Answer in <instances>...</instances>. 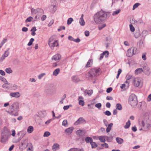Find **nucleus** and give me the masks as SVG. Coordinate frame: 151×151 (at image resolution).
Returning a JSON list of instances; mask_svg holds the SVG:
<instances>
[{
	"label": "nucleus",
	"mask_w": 151,
	"mask_h": 151,
	"mask_svg": "<svg viewBox=\"0 0 151 151\" xmlns=\"http://www.w3.org/2000/svg\"><path fill=\"white\" fill-rule=\"evenodd\" d=\"M105 139H106L107 142H111L113 139V137L112 136L108 137L107 136H105Z\"/></svg>",
	"instance_id": "obj_26"
},
{
	"label": "nucleus",
	"mask_w": 151,
	"mask_h": 151,
	"mask_svg": "<svg viewBox=\"0 0 151 151\" xmlns=\"http://www.w3.org/2000/svg\"><path fill=\"white\" fill-rule=\"evenodd\" d=\"M131 124L130 121V120H129L128 122L126 123V124L124 126V128L125 129H127L129 127H130V125Z\"/></svg>",
	"instance_id": "obj_35"
},
{
	"label": "nucleus",
	"mask_w": 151,
	"mask_h": 151,
	"mask_svg": "<svg viewBox=\"0 0 151 151\" xmlns=\"http://www.w3.org/2000/svg\"><path fill=\"white\" fill-rule=\"evenodd\" d=\"M93 93L92 90H89L88 91L87 93L89 95H91Z\"/></svg>",
	"instance_id": "obj_63"
},
{
	"label": "nucleus",
	"mask_w": 151,
	"mask_h": 151,
	"mask_svg": "<svg viewBox=\"0 0 151 151\" xmlns=\"http://www.w3.org/2000/svg\"><path fill=\"white\" fill-rule=\"evenodd\" d=\"M10 85V83L6 82L4 84L3 86L2 87L3 88L5 89H8L9 88V85Z\"/></svg>",
	"instance_id": "obj_34"
},
{
	"label": "nucleus",
	"mask_w": 151,
	"mask_h": 151,
	"mask_svg": "<svg viewBox=\"0 0 151 151\" xmlns=\"http://www.w3.org/2000/svg\"><path fill=\"white\" fill-rule=\"evenodd\" d=\"M82 130H78L76 132V134L79 135H82L81 133L82 132Z\"/></svg>",
	"instance_id": "obj_55"
},
{
	"label": "nucleus",
	"mask_w": 151,
	"mask_h": 151,
	"mask_svg": "<svg viewBox=\"0 0 151 151\" xmlns=\"http://www.w3.org/2000/svg\"><path fill=\"white\" fill-rule=\"evenodd\" d=\"M116 109L119 110H121L122 109V108L121 105L119 103H118L116 104Z\"/></svg>",
	"instance_id": "obj_33"
},
{
	"label": "nucleus",
	"mask_w": 151,
	"mask_h": 151,
	"mask_svg": "<svg viewBox=\"0 0 151 151\" xmlns=\"http://www.w3.org/2000/svg\"><path fill=\"white\" fill-rule=\"evenodd\" d=\"M109 16V13L101 10L98 12L94 15L93 19L96 23L100 24L105 21Z\"/></svg>",
	"instance_id": "obj_1"
},
{
	"label": "nucleus",
	"mask_w": 151,
	"mask_h": 151,
	"mask_svg": "<svg viewBox=\"0 0 151 151\" xmlns=\"http://www.w3.org/2000/svg\"><path fill=\"white\" fill-rule=\"evenodd\" d=\"M143 70L142 68H139L136 69L135 71V73L136 74H138L141 73L143 72Z\"/></svg>",
	"instance_id": "obj_30"
},
{
	"label": "nucleus",
	"mask_w": 151,
	"mask_h": 151,
	"mask_svg": "<svg viewBox=\"0 0 151 151\" xmlns=\"http://www.w3.org/2000/svg\"><path fill=\"white\" fill-rule=\"evenodd\" d=\"M9 54V52L8 50L5 51L4 53V55L6 57H7Z\"/></svg>",
	"instance_id": "obj_60"
},
{
	"label": "nucleus",
	"mask_w": 151,
	"mask_h": 151,
	"mask_svg": "<svg viewBox=\"0 0 151 151\" xmlns=\"http://www.w3.org/2000/svg\"><path fill=\"white\" fill-rule=\"evenodd\" d=\"M19 93L18 92H14V93H11L10 95L11 96L16 98H18L19 97Z\"/></svg>",
	"instance_id": "obj_24"
},
{
	"label": "nucleus",
	"mask_w": 151,
	"mask_h": 151,
	"mask_svg": "<svg viewBox=\"0 0 151 151\" xmlns=\"http://www.w3.org/2000/svg\"><path fill=\"white\" fill-rule=\"evenodd\" d=\"M93 62V60L92 59H89L85 67L86 68H87L91 66L92 65Z\"/></svg>",
	"instance_id": "obj_13"
},
{
	"label": "nucleus",
	"mask_w": 151,
	"mask_h": 151,
	"mask_svg": "<svg viewBox=\"0 0 151 151\" xmlns=\"http://www.w3.org/2000/svg\"><path fill=\"white\" fill-rule=\"evenodd\" d=\"M137 49L135 47H131L127 51V55L129 57H132L133 55L137 53Z\"/></svg>",
	"instance_id": "obj_5"
},
{
	"label": "nucleus",
	"mask_w": 151,
	"mask_h": 151,
	"mask_svg": "<svg viewBox=\"0 0 151 151\" xmlns=\"http://www.w3.org/2000/svg\"><path fill=\"white\" fill-rule=\"evenodd\" d=\"M148 34V31L146 30H144L142 32V37L144 39L146 35Z\"/></svg>",
	"instance_id": "obj_31"
},
{
	"label": "nucleus",
	"mask_w": 151,
	"mask_h": 151,
	"mask_svg": "<svg viewBox=\"0 0 151 151\" xmlns=\"http://www.w3.org/2000/svg\"><path fill=\"white\" fill-rule=\"evenodd\" d=\"M34 39L33 38H31L29 40V41L28 43V46H30L32 45L33 42L34 41Z\"/></svg>",
	"instance_id": "obj_44"
},
{
	"label": "nucleus",
	"mask_w": 151,
	"mask_h": 151,
	"mask_svg": "<svg viewBox=\"0 0 151 151\" xmlns=\"http://www.w3.org/2000/svg\"><path fill=\"white\" fill-rule=\"evenodd\" d=\"M85 141L87 143H91L93 141V139L91 137H87L85 139Z\"/></svg>",
	"instance_id": "obj_25"
},
{
	"label": "nucleus",
	"mask_w": 151,
	"mask_h": 151,
	"mask_svg": "<svg viewBox=\"0 0 151 151\" xmlns=\"http://www.w3.org/2000/svg\"><path fill=\"white\" fill-rule=\"evenodd\" d=\"M27 140L26 139H23L21 142V145L19 146V150H23V149L27 147Z\"/></svg>",
	"instance_id": "obj_6"
},
{
	"label": "nucleus",
	"mask_w": 151,
	"mask_h": 151,
	"mask_svg": "<svg viewBox=\"0 0 151 151\" xmlns=\"http://www.w3.org/2000/svg\"><path fill=\"white\" fill-rule=\"evenodd\" d=\"M106 26V24H103L99 26V30H101L102 29L104 28Z\"/></svg>",
	"instance_id": "obj_50"
},
{
	"label": "nucleus",
	"mask_w": 151,
	"mask_h": 151,
	"mask_svg": "<svg viewBox=\"0 0 151 151\" xmlns=\"http://www.w3.org/2000/svg\"><path fill=\"white\" fill-rule=\"evenodd\" d=\"M79 101V104L80 105L83 106L84 105V102L83 100H78Z\"/></svg>",
	"instance_id": "obj_40"
},
{
	"label": "nucleus",
	"mask_w": 151,
	"mask_h": 151,
	"mask_svg": "<svg viewBox=\"0 0 151 151\" xmlns=\"http://www.w3.org/2000/svg\"><path fill=\"white\" fill-rule=\"evenodd\" d=\"M84 15L83 14H81V18L79 20V23L81 26H84L85 23L83 19Z\"/></svg>",
	"instance_id": "obj_11"
},
{
	"label": "nucleus",
	"mask_w": 151,
	"mask_h": 151,
	"mask_svg": "<svg viewBox=\"0 0 151 151\" xmlns=\"http://www.w3.org/2000/svg\"><path fill=\"white\" fill-rule=\"evenodd\" d=\"M10 136V133L9 130L7 128L5 127L4 129V131L1 133V142L2 143L5 144L7 141Z\"/></svg>",
	"instance_id": "obj_3"
},
{
	"label": "nucleus",
	"mask_w": 151,
	"mask_h": 151,
	"mask_svg": "<svg viewBox=\"0 0 151 151\" xmlns=\"http://www.w3.org/2000/svg\"><path fill=\"white\" fill-rule=\"evenodd\" d=\"M86 123V121L82 117H80L74 123V124L75 125H77L78 124H84Z\"/></svg>",
	"instance_id": "obj_7"
},
{
	"label": "nucleus",
	"mask_w": 151,
	"mask_h": 151,
	"mask_svg": "<svg viewBox=\"0 0 151 151\" xmlns=\"http://www.w3.org/2000/svg\"><path fill=\"white\" fill-rule=\"evenodd\" d=\"M73 127H71L66 129L65 130V132L67 135H69L71 134L73 132Z\"/></svg>",
	"instance_id": "obj_9"
},
{
	"label": "nucleus",
	"mask_w": 151,
	"mask_h": 151,
	"mask_svg": "<svg viewBox=\"0 0 151 151\" xmlns=\"http://www.w3.org/2000/svg\"><path fill=\"white\" fill-rule=\"evenodd\" d=\"M134 22L135 23L136 22L137 24H140L142 22V21L141 19H139L138 21L136 20L134 21Z\"/></svg>",
	"instance_id": "obj_51"
},
{
	"label": "nucleus",
	"mask_w": 151,
	"mask_h": 151,
	"mask_svg": "<svg viewBox=\"0 0 151 151\" xmlns=\"http://www.w3.org/2000/svg\"><path fill=\"white\" fill-rule=\"evenodd\" d=\"M145 73L147 75H150V68L147 67L145 66L144 67Z\"/></svg>",
	"instance_id": "obj_14"
},
{
	"label": "nucleus",
	"mask_w": 151,
	"mask_h": 151,
	"mask_svg": "<svg viewBox=\"0 0 151 151\" xmlns=\"http://www.w3.org/2000/svg\"><path fill=\"white\" fill-rule=\"evenodd\" d=\"M26 134V132L25 131H23L21 132V135L20 137L21 138H23L24 136Z\"/></svg>",
	"instance_id": "obj_54"
},
{
	"label": "nucleus",
	"mask_w": 151,
	"mask_h": 151,
	"mask_svg": "<svg viewBox=\"0 0 151 151\" xmlns=\"http://www.w3.org/2000/svg\"><path fill=\"white\" fill-rule=\"evenodd\" d=\"M120 12H121V9H118L117 10H116L115 11H114L112 13V15L114 16L115 15L119 13Z\"/></svg>",
	"instance_id": "obj_38"
},
{
	"label": "nucleus",
	"mask_w": 151,
	"mask_h": 151,
	"mask_svg": "<svg viewBox=\"0 0 151 151\" xmlns=\"http://www.w3.org/2000/svg\"><path fill=\"white\" fill-rule=\"evenodd\" d=\"M113 125V124L112 123H110L108 124V127L106 129V132L107 133H108L110 131Z\"/></svg>",
	"instance_id": "obj_21"
},
{
	"label": "nucleus",
	"mask_w": 151,
	"mask_h": 151,
	"mask_svg": "<svg viewBox=\"0 0 151 151\" xmlns=\"http://www.w3.org/2000/svg\"><path fill=\"white\" fill-rule=\"evenodd\" d=\"M61 58V55L59 54H57L54 55L52 58V60L55 61L59 60Z\"/></svg>",
	"instance_id": "obj_10"
},
{
	"label": "nucleus",
	"mask_w": 151,
	"mask_h": 151,
	"mask_svg": "<svg viewBox=\"0 0 151 151\" xmlns=\"http://www.w3.org/2000/svg\"><path fill=\"white\" fill-rule=\"evenodd\" d=\"M134 37L136 38H138L140 36V32L139 30H136L134 34Z\"/></svg>",
	"instance_id": "obj_29"
},
{
	"label": "nucleus",
	"mask_w": 151,
	"mask_h": 151,
	"mask_svg": "<svg viewBox=\"0 0 151 151\" xmlns=\"http://www.w3.org/2000/svg\"><path fill=\"white\" fill-rule=\"evenodd\" d=\"M39 115L42 117L46 116L47 114L45 111H40L38 112Z\"/></svg>",
	"instance_id": "obj_17"
},
{
	"label": "nucleus",
	"mask_w": 151,
	"mask_h": 151,
	"mask_svg": "<svg viewBox=\"0 0 151 151\" xmlns=\"http://www.w3.org/2000/svg\"><path fill=\"white\" fill-rule=\"evenodd\" d=\"M104 114L108 116H109L111 115V112L109 111H106L105 112H104Z\"/></svg>",
	"instance_id": "obj_53"
},
{
	"label": "nucleus",
	"mask_w": 151,
	"mask_h": 151,
	"mask_svg": "<svg viewBox=\"0 0 151 151\" xmlns=\"http://www.w3.org/2000/svg\"><path fill=\"white\" fill-rule=\"evenodd\" d=\"M33 19V18L31 17H29V18H27L25 20V22L27 23L29 22H30Z\"/></svg>",
	"instance_id": "obj_43"
},
{
	"label": "nucleus",
	"mask_w": 151,
	"mask_h": 151,
	"mask_svg": "<svg viewBox=\"0 0 151 151\" xmlns=\"http://www.w3.org/2000/svg\"><path fill=\"white\" fill-rule=\"evenodd\" d=\"M44 12L43 10L41 8H37V14L42 15L43 14Z\"/></svg>",
	"instance_id": "obj_22"
},
{
	"label": "nucleus",
	"mask_w": 151,
	"mask_h": 151,
	"mask_svg": "<svg viewBox=\"0 0 151 151\" xmlns=\"http://www.w3.org/2000/svg\"><path fill=\"white\" fill-rule=\"evenodd\" d=\"M45 73H41V74H40V75H39V76H38V78L40 79H41L45 75Z\"/></svg>",
	"instance_id": "obj_59"
},
{
	"label": "nucleus",
	"mask_w": 151,
	"mask_h": 151,
	"mask_svg": "<svg viewBox=\"0 0 151 151\" xmlns=\"http://www.w3.org/2000/svg\"><path fill=\"white\" fill-rule=\"evenodd\" d=\"M128 102L132 106H136L138 103L136 96L134 94H131L129 97Z\"/></svg>",
	"instance_id": "obj_4"
},
{
	"label": "nucleus",
	"mask_w": 151,
	"mask_h": 151,
	"mask_svg": "<svg viewBox=\"0 0 151 151\" xmlns=\"http://www.w3.org/2000/svg\"><path fill=\"white\" fill-rule=\"evenodd\" d=\"M13 106L14 108L18 109L19 108V103L18 102L15 103L13 104Z\"/></svg>",
	"instance_id": "obj_37"
},
{
	"label": "nucleus",
	"mask_w": 151,
	"mask_h": 151,
	"mask_svg": "<svg viewBox=\"0 0 151 151\" xmlns=\"http://www.w3.org/2000/svg\"><path fill=\"white\" fill-rule=\"evenodd\" d=\"M140 4L139 3H136L134 4L133 6L132 9L133 10H134L139 5H140Z\"/></svg>",
	"instance_id": "obj_39"
},
{
	"label": "nucleus",
	"mask_w": 151,
	"mask_h": 151,
	"mask_svg": "<svg viewBox=\"0 0 151 151\" xmlns=\"http://www.w3.org/2000/svg\"><path fill=\"white\" fill-rule=\"evenodd\" d=\"M65 29V26H61L59 27V28L58 29V31H60L62 29L64 30Z\"/></svg>",
	"instance_id": "obj_57"
},
{
	"label": "nucleus",
	"mask_w": 151,
	"mask_h": 151,
	"mask_svg": "<svg viewBox=\"0 0 151 151\" xmlns=\"http://www.w3.org/2000/svg\"><path fill=\"white\" fill-rule=\"evenodd\" d=\"M27 147H28V148H30V149H33V146L32 144L31 143H27Z\"/></svg>",
	"instance_id": "obj_49"
},
{
	"label": "nucleus",
	"mask_w": 151,
	"mask_h": 151,
	"mask_svg": "<svg viewBox=\"0 0 151 151\" xmlns=\"http://www.w3.org/2000/svg\"><path fill=\"white\" fill-rule=\"evenodd\" d=\"M48 45L50 47H55L58 46V42L57 40L53 42V43H49Z\"/></svg>",
	"instance_id": "obj_16"
},
{
	"label": "nucleus",
	"mask_w": 151,
	"mask_h": 151,
	"mask_svg": "<svg viewBox=\"0 0 151 151\" xmlns=\"http://www.w3.org/2000/svg\"><path fill=\"white\" fill-rule=\"evenodd\" d=\"M12 134L11 135L13 137H15L16 134V133L15 130L14 129L12 130ZM11 135V134H10Z\"/></svg>",
	"instance_id": "obj_62"
},
{
	"label": "nucleus",
	"mask_w": 151,
	"mask_h": 151,
	"mask_svg": "<svg viewBox=\"0 0 151 151\" xmlns=\"http://www.w3.org/2000/svg\"><path fill=\"white\" fill-rule=\"evenodd\" d=\"M90 144L91 145L92 148H96L98 146V145L95 142H93V141L90 143Z\"/></svg>",
	"instance_id": "obj_36"
},
{
	"label": "nucleus",
	"mask_w": 151,
	"mask_h": 151,
	"mask_svg": "<svg viewBox=\"0 0 151 151\" xmlns=\"http://www.w3.org/2000/svg\"><path fill=\"white\" fill-rule=\"evenodd\" d=\"M105 136H101L98 137V138L99 139L101 142H104L106 141Z\"/></svg>",
	"instance_id": "obj_19"
},
{
	"label": "nucleus",
	"mask_w": 151,
	"mask_h": 151,
	"mask_svg": "<svg viewBox=\"0 0 151 151\" xmlns=\"http://www.w3.org/2000/svg\"><path fill=\"white\" fill-rule=\"evenodd\" d=\"M116 142L119 144H121L124 142L123 139L119 137H116Z\"/></svg>",
	"instance_id": "obj_23"
},
{
	"label": "nucleus",
	"mask_w": 151,
	"mask_h": 151,
	"mask_svg": "<svg viewBox=\"0 0 151 151\" xmlns=\"http://www.w3.org/2000/svg\"><path fill=\"white\" fill-rule=\"evenodd\" d=\"M100 69L99 68H91L89 72L86 75V77L89 79H95L96 77L100 74Z\"/></svg>",
	"instance_id": "obj_2"
},
{
	"label": "nucleus",
	"mask_w": 151,
	"mask_h": 151,
	"mask_svg": "<svg viewBox=\"0 0 151 151\" xmlns=\"http://www.w3.org/2000/svg\"><path fill=\"white\" fill-rule=\"evenodd\" d=\"M68 151H84L83 149L73 148L70 149Z\"/></svg>",
	"instance_id": "obj_27"
},
{
	"label": "nucleus",
	"mask_w": 151,
	"mask_h": 151,
	"mask_svg": "<svg viewBox=\"0 0 151 151\" xmlns=\"http://www.w3.org/2000/svg\"><path fill=\"white\" fill-rule=\"evenodd\" d=\"M34 130V128L32 126H30L29 127L27 128V132L28 133H31Z\"/></svg>",
	"instance_id": "obj_32"
},
{
	"label": "nucleus",
	"mask_w": 151,
	"mask_h": 151,
	"mask_svg": "<svg viewBox=\"0 0 151 151\" xmlns=\"http://www.w3.org/2000/svg\"><path fill=\"white\" fill-rule=\"evenodd\" d=\"M5 70L8 73H10L12 72V70L10 68H6Z\"/></svg>",
	"instance_id": "obj_45"
},
{
	"label": "nucleus",
	"mask_w": 151,
	"mask_h": 151,
	"mask_svg": "<svg viewBox=\"0 0 151 151\" xmlns=\"http://www.w3.org/2000/svg\"><path fill=\"white\" fill-rule=\"evenodd\" d=\"M102 105L101 103H99L96 104L95 106L96 107L98 108L99 109H100Z\"/></svg>",
	"instance_id": "obj_46"
},
{
	"label": "nucleus",
	"mask_w": 151,
	"mask_h": 151,
	"mask_svg": "<svg viewBox=\"0 0 151 151\" xmlns=\"http://www.w3.org/2000/svg\"><path fill=\"white\" fill-rule=\"evenodd\" d=\"M68 123L67 120L65 119L62 122V125L64 126H65Z\"/></svg>",
	"instance_id": "obj_56"
},
{
	"label": "nucleus",
	"mask_w": 151,
	"mask_h": 151,
	"mask_svg": "<svg viewBox=\"0 0 151 151\" xmlns=\"http://www.w3.org/2000/svg\"><path fill=\"white\" fill-rule=\"evenodd\" d=\"M132 77V76L131 75L128 74V75H127L126 76V78L127 80H129V79H131Z\"/></svg>",
	"instance_id": "obj_61"
},
{
	"label": "nucleus",
	"mask_w": 151,
	"mask_h": 151,
	"mask_svg": "<svg viewBox=\"0 0 151 151\" xmlns=\"http://www.w3.org/2000/svg\"><path fill=\"white\" fill-rule=\"evenodd\" d=\"M73 20V19L72 18H68L67 20V24L68 25L70 24L72 22Z\"/></svg>",
	"instance_id": "obj_42"
},
{
	"label": "nucleus",
	"mask_w": 151,
	"mask_h": 151,
	"mask_svg": "<svg viewBox=\"0 0 151 151\" xmlns=\"http://www.w3.org/2000/svg\"><path fill=\"white\" fill-rule=\"evenodd\" d=\"M31 11L32 13L37 14V9H35L33 8H32L31 9Z\"/></svg>",
	"instance_id": "obj_52"
},
{
	"label": "nucleus",
	"mask_w": 151,
	"mask_h": 151,
	"mask_svg": "<svg viewBox=\"0 0 151 151\" xmlns=\"http://www.w3.org/2000/svg\"><path fill=\"white\" fill-rule=\"evenodd\" d=\"M147 101H151V94H150L148 96Z\"/></svg>",
	"instance_id": "obj_64"
},
{
	"label": "nucleus",
	"mask_w": 151,
	"mask_h": 151,
	"mask_svg": "<svg viewBox=\"0 0 151 151\" xmlns=\"http://www.w3.org/2000/svg\"><path fill=\"white\" fill-rule=\"evenodd\" d=\"M112 88L109 87L107 89L106 91L107 93H109L112 90Z\"/></svg>",
	"instance_id": "obj_58"
},
{
	"label": "nucleus",
	"mask_w": 151,
	"mask_h": 151,
	"mask_svg": "<svg viewBox=\"0 0 151 151\" xmlns=\"http://www.w3.org/2000/svg\"><path fill=\"white\" fill-rule=\"evenodd\" d=\"M60 146L58 144H55L52 146V150L53 151H56L59 149Z\"/></svg>",
	"instance_id": "obj_18"
},
{
	"label": "nucleus",
	"mask_w": 151,
	"mask_h": 151,
	"mask_svg": "<svg viewBox=\"0 0 151 151\" xmlns=\"http://www.w3.org/2000/svg\"><path fill=\"white\" fill-rule=\"evenodd\" d=\"M141 80L138 78H134V79L133 83L135 86L138 87L139 86Z\"/></svg>",
	"instance_id": "obj_8"
},
{
	"label": "nucleus",
	"mask_w": 151,
	"mask_h": 151,
	"mask_svg": "<svg viewBox=\"0 0 151 151\" xmlns=\"http://www.w3.org/2000/svg\"><path fill=\"white\" fill-rule=\"evenodd\" d=\"M137 46L140 48H141L144 46L143 42L142 39L140 40L137 43Z\"/></svg>",
	"instance_id": "obj_12"
},
{
	"label": "nucleus",
	"mask_w": 151,
	"mask_h": 151,
	"mask_svg": "<svg viewBox=\"0 0 151 151\" xmlns=\"http://www.w3.org/2000/svg\"><path fill=\"white\" fill-rule=\"evenodd\" d=\"M106 53H107V54L106 55V57H108L109 54V52L108 51H105L104 52L102 53L101 54L99 58L100 60H101L103 59L104 57V56Z\"/></svg>",
	"instance_id": "obj_15"
},
{
	"label": "nucleus",
	"mask_w": 151,
	"mask_h": 151,
	"mask_svg": "<svg viewBox=\"0 0 151 151\" xmlns=\"http://www.w3.org/2000/svg\"><path fill=\"white\" fill-rule=\"evenodd\" d=\"M60 70L59 68H57L55 70L53 73V75L57 76L59 73Z\"/></svg>",
	"instance_id": "obj_28"
},
{
	"label": "nucleus",
	"mask_w": 151,
	"mask_h": 151,
	"mask_svg": "<svg viewBox=\"0 0 151 151\" xmlns=\"http://www.w3.org/2000/svg\"><path fill=\"white\" fill-rule=\"evenodd\" d=\"M50 133L48 132H45L43 136L45 137H47L50 135Z\"/></svg>",
	"instance_id": "obj_48"
},
{
	"label": "nucleus",
	"mask_w": 151,
	"mask_h": 151,
	"mask_svg": "<svg viewBox=\"0 0 151 151\" xmlns=\"http://www.w3.org/2000/svg\"><path fill=\"white\" fill-rule=\"evenodd\" d=\"M72 81L73 82H77L80 81L78 77L76 76H73L71 78Z\"/></svg>",
	"instance_id": "obj_20"
},
{
	"label": "nucleus",
	"mask_w": 151,
	"mask_h": 151,
	"mask_svg": "<svg viewBox=\"0 0 151 151\" xmlns=\"http://www.w3.org/2000/svg\"><path fill=\"white\" fill-rule=\"evenodd\" d=\"M129 27L131 31L132 32H134L135 30V29L133 26L132 24H129Z\"/></svg>",
	"instance_id": "obj_47"
},
{
	"label": "nucleus",
	"mask_w": 151,
	"mask_h": 151,
	"mask_svg": "<svg viewBox=\"0 0 151 151\" xmlns=\"http://www.w3.org/2000/svg\"><path fill=\"white\" fill-rule=\"evenodd\" d=\"M101 146L103 147H104L106 148H107L109 147V146L107 144L104 142V144H102L101 145Z\"/></svg>",
	"instance_id": "obj_41"
}]
</instances>
